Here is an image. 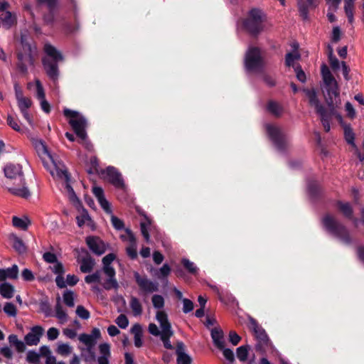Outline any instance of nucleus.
<instances>
[{"label":"nucleus","mask_w":364,"mask_h":364,"mask_svg":"<svg viewBox=\"0 0 364 364\" xmlns=\"http://www.w3.org/2000/svg\"><path fill=\"white\" fill-rule=\"evenodd\" d=\"M44 52L49 58L44 57L42 59L43 69L48 77L53 82L58 80L60 71L58 68V62L63 60V55L51 44L46 43L44 46Z\"/></svg>","instance_id":"nucleus-1"},{"label":"nucleus","mask_w":364,"mask_h":364,"mask_svg":"<svg viewBox=\"0 0 364 364\" xmlns=\"http://www.w3.org/2000/svg\"><path fill=\"white\" fill-rule=\"evenodd\" d=\"M5 176L9 179L17 180L19 185L22 186L21 188L12 187L9 188V191L16 196L21 197L27 199L30 197L31 193L28 188L25 186L26 180L21 165L9 164H7L4 169Z\"/></svg>","instance_id":"nucleus-2"},{"label":"nucleus","mask_w":364,"mask_h":364,"mask_svg":"<svg viewBox=\"0 0 364 364\" xmlns=\"http://www.w3.org/2000/svg\"><path fill=\"white\" fill-rule=\"evenodd\" d=\"M321 223L328 232L336 237L346 245L351 243L352 239L347 228L338 221L333 215L329 213L326 214L323 217Z\"/></svg>","instance_id":"nucleus-3"},{"label":"nucleus","mask_w":364,"mask_h":364,"mask_svg":"<svg viewBox=\"0 0 364 364\" xmlns=\"http://www.w3.org/2000/svg\"><path fill=\"white\" fill-rule=\"evenodd\" d=\"M266 19V15L262 9L252 8L247 13V17L242 21V26L245 31L250 35L257 36L264 28L263 23Z\"/></svg>","instance_id":"nucleus-4"},{"label":"nucleus","mask_w":364,"mask_h":364,"mask_svg":"<svg viewBox=\"0 0 364 364\" xmlns=\"http://www.w3.org/2000/svg\"><path fill=\"white\" fill-rule=\"evenodd\" d=\"M63 114L68 119V123L77 136L82 141H85L87 138L86 132L87 121L86 118L80 112L68 108L63 109Z\"/></svg>","instance_id":"nucleus-5"},{"label":"nucleus","mask_w":364,"mask_h":364,"mask_svg":"<svg viewBox=\"0 0 364 364\" xmlns=\"http://www.w3.org/2000/svg\"><path fill=\"white\" fill-rule=\"evenodd\" d=\"M250 328L253 331L257 340L255 345L256 351L262 355H264L272 346L268 335L265 330L253 318H250Z\"/></svg>","instance_id":"nucleus-6"},{"label":"nucleus","mask_w":364,"mask_h":364,"mask_svg":"<svg viewBox=\"0 0 364 364\" xmlns=\"http://www.w3.org/2000/svg\"><path fill=\"white\" fill-rule=\"evenodd\" d=\"M245 66L249 72H263L265 63L259 48L252 47L247 50L245 58Z\"/></svg>","instance_id":"nucleus-7"},{"label":"nucleus","mask_w":364,"mask_h":364,"mask_svg":"<svg viewBox=\"0 0 364 364\" xmlns=\"http://www.w3.org/2000/svg\"><path fill=\"white\" fill-rule=\"evenodd\" d=\"M266 130L277 149L281 152L285 151L288 146L289 137L284 130L281 127L272 124H267Z\"/></svg>","instance_id":"nucleus-8"},{"label":"nucleus","mask_w":364,"mask_h":364,"mask_svg":"<svg viewBox=\"0 0 364 364\" xmlns=\"http://www.w3.org/2000/svg\"><path fill=\"white\" fill-rule=\"evenodd\" d=\"M323 97L328 109L333 112L341 105L340 90L338 84L333 87H323Z\"/></svg>","instance_id":"nucleus-9"},{"label":"nucleus","mask_w":364,"mask_h":364,"mask_svg":"<svg viewBox=\"0 0 364 364\" xmlns=\"http://www.w3.org/2000/svg\"><path fill=\"white\" fill-rule=\"evenodd\" d=\"M134 277L143 294L153 293L159 290L158 284L149 279L146 275L141 276L139 272H135Z\"/></svg>","instance_id":"nucleus-10"},{"label":"nucleus","mask_w":364,"mask_h":364,"mask_svg":"<svg viewBox=\"0 0 364 364\" xmlns=\"http://www.w3.org/2000/svg\"><path fill=\"white\" fill-rule=\"evenodd\" d=\"M16 58V68L18 71L23 75H27L28 65L33 66L35 64V55L17 50Z\"/></svg>","instance_id":"nucleus-11"},{"label":"nucleus","mask_w":364,"mask_h":364,"mask_svg":"<svg viewBox=\"0 0 364 364\" xmlns=\"http://www.w3.org/2000/svg\"><path fill=\"white\" fill-rule=\"evenodd\" d=\"M39 4H46L48 9V13L44 14L43 19L46 25H52L55 21V11L57 8L58 0H36Z\"/></svg>","instance_id":"nucleus-12"},{"label":"nucleus","mask_w":364,"mask_h":364,"mask_svg":"<svg viewBox=\"0 0 364 364\" xmlns=\"http://www.w3.org/2000/svg\"><path fill=\"white\" fill-rule=\"evenodd\" d=\"M102 173H106V178L108 181L116 188H122L124 187V183L122 174L116 168L113 166H108L106 170L102 171Z\"/></svg>","instance_id":"nucleus-13"},{"label":"nucleus","mask_w":364,"mask_h":364,"mask_svg":"<svg viewBox=\"0 0 364 364\" xmlns=\"http://www.w3.org/2000/svg\"><path fill=\"white\" fill-rule=\"evenodd\" d=\"M85 241L87 247L94 254L102 255L105 252V244L99 237L88 236Z\"/></svg>","instance_id":"nucleus-14"},{"label":"nucleus","mask_w":364,"mask_h":364,"mask_svg":"<svg viewBox=\"0 0 364 364\" xmlns=\"http://www.w3.org/2000/svg\"><path fill=\"white\" fill-rule=\"evenodd\" d=\"M44 329L40 326H35L31 328V332L25 336L24 340L27 345H37L40 341V338L43 335Z\"/></svg>","instance_id":"nucleus-15"},{"label":"nucleus","mask_w":364,"mask_h":364,"mask_svg":"<svg viewBox=\"0 0 364 364\" xmlns=\"http://www.w3.org/2000/svg\"><path fill=\"white\" fill-rule=\"evenodd\" d=\"M318 6L316 0H299L298 8L300 13V16L304 20H306L309 18V9H315Z\"/></svg>","instance_id":"nucleus-16"},{"label":"nucleus","mask_w":364,"mask_h":364,"mask_svg":"<svg viewBox=\"0 0 364 364\" xmlns=\"http://www.w3.org/2000/svg\"><path fill=\"white\" fill-rule=\"evenodd\" d=\"M305 92L309 98V105L314 107L316 113L321 112L326 109V108L320 103L316 92L314 89L306 90Z\"/></svg>","instance_id":"nucleus-17"},{"label":"nucleus","mask_w":364,"mask_h":364,"mask_svg":"<svg viewBox=\"0 0 364 364\" xmlns=\"http://www.w3.org/2000/svg\"><path fill=\"white\" fill-rule=\"evenodd\" d=\"M211 338L213 339V341L214 343V345L218 348V349H223V345L225 344V342L223 341V331L218 328H214L211 330Z\"/></svg>","instance_id":"nucleus-18"},{"label":"nucleus","mask_w":364,"mask_h":364,"mask_svg":"<svg viewBox=\"0 0 364 364\" xmlns=\"http://www.w3.org/2000/svg\"><path fill=\"white\" fill-rule=\"evenodd\" d=\"M21 44L22 49L18 50V51H21L23 53H28L29 54L34 55L36 53V48L34 46H32L29 38L26 35H21Z\"/></svg>","instance_id":"nucleus-19"},{"label":"nucleus","mask_w":364,"mask_h":364,"mask_svg":"<svg viewBox=\"0 0 364 364\" xmlns=\"http://www.w3.org/2000/svg\"><path fill=\"white\" fill-rule=\"evenodd\" d=\"M0 19L2 21L3 26L6 29L11 28L16 23V16H14L10 11H6L0 16Z\"/></svg>","instance_id":"nucleus-20"},{"label":"nucleus","mask_w":364,"mask_h":364,"mask_svg":"<svg viewBox=\"0 0 364 364\" xmlns=\"http://www.w3.org/2000/svg\"><path fill=\"white\" fill-rule=\"evenodd\" d=\"M95 264V259L89 255L86 257L81 259L80 262V271L83 273H89L92 272Z\"/></svg>","instance_id":"nucleus-21"},{"label":"nucleus","mask_w":364,"mask_h":364,"mask_svg":"<svg viewBox=\"0 0 364 364\" xmlns=\"http://www.w3.org/2000/svg\"><path fill=\"white\" fill-rule=\"evenodd\" d=\"M156 319L160 323L161 331L171 330V325L168 319L167 314L164 311H159L156 313Z\"/></svg>","instance_id":"nucleus-22"},{"label":"nucleus","mask_w":364,"mask_h":364,"mask_svg":"<svg viewBox=\"0 0 364 364\" xmlns=\"http://www.w3.org/2000/svg\"><path fill=\"white\" fill-rule=\"evenodd\" d=\"M336 206L346 218L348 219L353 218V210L349 203H343L341 200H337Z\"/></svg>","instance_id":"nucleus-23"},{"label":"nucleus","mask_w":364,"mask_h":364,"mask_svg":"<svg viewBox=\"0 0 364 364\" xmlns=\"http://www.w3.org/2000/svg\"><path fill=\"white\" fill-rule=\"evenodd\" d=\"M267 109L269 112L277 117H279L283 112L282 107L279 103L273 100L268 102Z\"/></svg>","instance_id":"nucleus-24"},{"label":"nucleus","mask_w":364,"mask_h":364,"mask_svg":"<svg viewBox=\"0 0 364 364\" xmlns=\"http://www.w3.org/2000/svg\"><path fill=\"white\" fill-rule=\"evenodd\" d=\"M13 241L12 246L18 254H23L26 252V247L23 240L15 235L10 237Z\"/></svg>","instance_id":"nucleus-25"},{"label":"nucleus","mask_w":364,"mask_h":364,"mask_svg":"<svg viewBox=\"0 0 364 364\" xmlns=\"http://www.w3.org/2000/svg\"><path fill=\"white\" fill-rule=\"evenodd\" d=\"M11 346H14L18 353H23L26 350L25 343L18 340V336L15 334H11L8 338Z\"/></svg>","instance_id":"nucleus-26"},{"label":"nucleus","mask_w":364,"mask_h":364,"mask_svg":"<svg viewBox=\"0 0 364 364\" xmlns=\"http://www.w3.org/2000/svg\"><path fill=\"white\" fill-rule=\"evenodd\" d=\"M14 287L8 282L2 283L0 285V294L6 299H11L14 296Z\"/></svg>","instance_id":"nucleus-27"},{"label":"nucleus","mask_w":364,"mask_h":364,"mask_svg":"<svg viewBox=\"0 0 364 364\" xmlns=\"http://www.w3.org/2000/svg\"><path fill=\"white\" fill-rule=\"evenodd\" d=\"M321 118V122L323 126L330 125V121L333 116L336 114V109H334L333 112L331 109H324L321 112L317 113Z\"/></svg>","instance_id":"nucleus-28"},{"label":"nucleus","mask_w":364,"mask_h":364,"mask_svg":"<svg viewBox=\"0 0 364 364\" xmlns=\"http://www.w3.org/2000/svg\"><path fill=\"white\" fill-rule=\"evenodd\" d=\"M344 136L346 142L351 145L353 147H356V145L355 144V134L350 127V125H345L344 126Z\"/></svg>","instance_id":"nucleus-29"},{"label":"nucleus","mask_w":364,"mask_h":364,"mask_svg":"<svg viewBox=\"0 0 364 364\" xmlns=\"http://www.w3.org/2000/svg\"><path fill=\"white\" fill-rule=\"evenodd\" d=\"M12 223L14 227L23 230H26L28 225L31 224V221L28 218L23 220L17 216H14L12 218Z\"/></svg>","instance_id":"nucleus-30"},{"label":"nucleus","mask_w":364,"mask_h":364,"mask_svg":"<svg viewBox=\"0 0 364 364\" xmlns=\"http://www.w3.org/2000/svg\"><path fill=\"white\" fill-rule=\"evenodd\" d=\"M173 335V331L172 330L168 331H161V340L164 343V346L166 349L171 350L173 349V346L171 343L170 338Z\"/></svg>","instance_id":"nucleus-31"},{"label":"nucleus","mask_w":364,"mask_h":364,"mask_svg":"<svg viewBox=\"0 0 364 364\" xmlns=\"http://www.w3.org/2000/svg\"><path fill=\"white\" fill-rule=\"evenodd\" d=\"M130 307L134 316H139L141 314L143 309L139 300L134 296L131 297Z\"/></svg>","instance_id":"nucleus-32"},{"label":"nucleus","mask_w":364,"mask_h":364,"mask_svg":"<svg viewBox=\"0 0 364 364\" xmlns=\"http://www.w3.org/2000/svg\"><path fill=\"white\" fill-rule=\"evenodd\" d=\"M82 357L83 360L86 363L94 362L96 360V355L94 351V348H86L82 350Z\"/></svg>","instance_id":"nucleus-33"},{"label":"nucleus","mask_w":364,"mask_h":364,"mask_svg":"<svg viewBox=\"0 0 364 364\" xmlns=\"http://www.w3.org/2000/svg\"><path fill=\"white\" fill-rule=\"evenodd\" d=\"M250 349V347L249 345L241 346L238 347L236 350L237 358L242 362H245L247 360Z\"/></svg>","instance_id":"nucleus-34"},{"label":"nucleus","mask_w":364,"mask_h":364,"mask_svg":"<svg viewBox=\"0 0 364 364\" xmlns=\"http://www.w3.org/2000/svg\"><path fill=\"white\" fill-rule=\"evenodd\" d=\"M60 298L58 296L57 298V304L55 305V316L62 321H65L68 318V314L63 309V307L60 304Z\"/></svg>","instance_id":"nucleus-35"},{"label":"nucleus","mask_w":364,"mask_h":364,"mask_svg":"<svg viewBox=\"0 0 364 364\" xmlns=\"http://www.w3.org/2000/svg\"><path fill=\"white\" fill-rule=\"evenodd\" d=\"M181 264L189 273L194 275L198 273V267L193 262L190 261L188 259L183 258L181 259Z\"/></svg>","instance_id":"nucleus-36"},{"label":"nucleus","mask_w":364,"mask_h":364,"mask_svg":"<svg viewBox=\"0 0 364 364\" xmlns=\"http://www.w3.org/2000/svg\"><path fill=\"white\" fill-rule=\"evenodd\" d=\"M79 341L83 343L87 348H93L96 344V341L92 338V337L87 333H82L79 336Z\"/></svg>","instance_id":"nucleus-37"},{"label":"nucleus","mask_w":364,"mask_h":364,"mask_svg":"<svg viewBox=\"0 0 364 364\" xmlns=\"http://www.w3.org/2000/svg\"><path fill=\"white\" fill-rule=\"evenodd\" d=\"M63 301L68 307H73L75 306L74 302V293L70 290H66L63 295Z\"/></svg>","instance_id":"nucleus-38"},{"label":"nucleus","mask_w":364,"mask_h":364,"mask_svg":"<svg viewBox=\"0 0 364 364\" xmlns=\"http://www.w3.org/2000/svg\"><path fill=\"white\" fill-rule=\"evenodd\" d=\"M85 282L87 284L98 283L101 284V273L100 271H96L92 274L87 275L85 277Z\"/></svg>","instance_id":"nucleus-39"},{"label":"nucleus","mask_w":364,"mask_h":364,"mask_svg":"<svg viewBox=\"0 0 364 364\" xmlns=\"http://www.w3.org/2000/svg\"><path fill=\"white\" fill-rule=\"evenodd\" d=\"M39 308L46 317L51 316V307L48 299H42L39 302Z\"/></svg>","instance_id":"nucleus-40"},{"label":"nucleus","mask_w":364,"mask_h":364,"mask_svg":"<svg viewBox=\"0 0 364 364\" xmlns=\"http://www.w3.org/2000/svg\"><path fill=\"white\" fill-rule=\"evenodd\" d=\"M145 219L146 220V223L141 222L140 223L141 232V235L144 237L145 240L146 242H149L150 236H149V233L148 230H147V226L151 225V220L147 216H145Z\"/></svg>","instance_id":"nucleus-41"},{"label":"nucleus","mask_w":364,"mask_h":364,"mask_svg":"<svg viewBox=\"0 0 364 364\" xmlns=\"http://www.w3.org/2000/svg\"><path fill=\"white\" fill-rule=\"evenodd\" d=\"M300 54L298 53H287L285 55V65L287 67L294 65V61L300 58Z\"/></svg>","instance_id":"nucleus-42"},{"label":"nucleus","mask_w":364,"mask_h":364,"mask_svg":"<svg viewBox=\"0 0 364 364\" xmlns=\"http://www.w3.org/2000/svg\"><path fill=\"white\" fill-rule=\"evenodd\" d=\"M103 287L106 290H110L112 289H117L119 288V284L115 277L107 278L103 284Z\"/></svg>","instance_id":"nucleus-43"},{"label":"nucleus","mask_w":364,"mask_h":364,"mask_svg":"<svg viewBox=\"0 0 364 364\" xmlns=\"http://www.w3.org/2000/svg\"><path fill=\"white\" fill-rule=\"evenodd\" d=\"M6 272V279H16L18 278V267L16 264H14L11 267L4 269Z\"/></svg>","instance_id":"nucleus-44"},{"label":"nucleus","mask_w":364,"mask_h":364,"mask_svg":"<svg viewBox=\"0 0 364 364\" xmlns=\"http://www.w3.org/2000/svg\"><path fill=\"white\" fill-rule=\"evenodd\" d=\"M7 124L11 127L14 130L21 132V128L18 124V120L15 119L11 115L9 114L6 119Z\"/></svg>","instance_id":"nucleus-45"},{"label":"nucleus","mask_w":364,"mask_h":364,"mask_svg":"<svg viewBox=\"0 0 364 364\" xmlns=\"http://www.w3.org/2000/svg\"><path fill=\"white\" fill-rule=\"evenodd\" d=\"M171 273V267L168 264H164L160 269L159 273L156 274L158 279L163 280Z\"/></svg>","instance_id":"nucleus-46"},{"label":"nucleus","mask_w":364,"mask_h":364,"mask_svg":"<svg viewBox=\"0 0 364 364\" xmlns=\"http://www.w3.org/2000/svg\"><path fill=\"white\" fill-rule=\"evenodd\" d=\"M4 311L9 316L14 317L17 314V309L16 306L11 302H7L5 304Z\"/></svg>","instance_id":"nucleus-47"},{"label":"nucleus","mask_w":364,"mask_h":364,"mask_svg":"<svg viewBox=\"0 0 364 364\" xmlns=\"http://www.w3.org/2000/svg\"><path fill=\"white\" fill-rule=\"evenodd\" d=\"M115 323L122 329H125L129 325V320L125 314H120L115 320Z\"/></svg>","instance_id":"nucleus-48"},{"label":"nucleus","mask_w":364,"mask_h":364,"mask_svg":"<svg viewBox=\"0 0 364 364\" xmlns=\"http://www.w3.org/2000/svg\"><path fill=\"white\" fill-rule=\"evenodd\" d=\"M223 351V354L225 358L230 363H233L235 360V355L233 351L230 348H225V344L223 345V348L220 349Z\"/></svg>","instance_id":"nucleus-49"},{"label":"nucleus","mask_w":364,"mask_h":364,"mask_svg":"<svg viewBox=\"0 0 364 364\" xmlns=\"http://www.w3.org/2000/svg\"><path fill=\"white\" fill-rule=\"evenodd\" d=\"M111 222H112V226L117 230H122L124 229V223L123 222V220H122L117 216L112 215L111 216Z\"/></svg>","instance_id":"nucleus-50"},{"label":"nucleus","mask_w":364,"mask_h":364,"mask_svg":"<svg viewBox=\"0 0 364 364\" xmlns=\"http://www.w3.org/2000/svg\"><path fill=\"white\" fill-rule=\"evenodd\" d=\"M91 220V218L87 213V210L85 209H83V213L81 215L76 217L77 223L80 228L82 227L85 225L86 220Z\"/></svg>","instance_id":"nucleus-51"},{"label":"nucleus","mask_w":364,"mask_h":364,"mask_svg":"<svg viewBox=\"0 0 364 364\" xmlns=\"http://www.w3.org/2000/svg\"><path fill=\"white\" fill-rule=\"evenodd\" d=\"M17 102L20 111L28 109L32 105V101L28 97H24Z\"/></svg>","instance_id":"nucleus-52"},{"label":"nucleus","mask_w":364,"mask_h":364,"mask_svg":"<svg viewBox=\"0 0 364 364\" xmlns=\"http://www.w3.org/2000/svg\"><path fill=\"white\" fill-rule=\"evenodd\" d=\"M328 61L333 70L336 71L340 68V62L333 53L328 54Z\"/></svg>","instance_id":"nucleus-53"},{"label":"nucleus","mask_w":364,"mask_h":364,"mask_svg":"<svg viewBox=\"0 0 364 364\" xmlns=\"http://www.w3.org/2000/svg\"><path fill=\"white\" fill-rule=\"evenodd\" d=\"M152 303L156 309H162L164 306V299L162 296L155 294L152 296Z\"/></svg>","instance_id":"nucleus-54"},{"label":"nucleus","mask_w":364,"mask_h":364,"mask_svg":"<svg viewBox=\"0 0 364 364\" xmlns=\"http://www.w3.org/2000/svg\"><path fill=\"white\" fill-rule=\"evenodd\" d=\"M100 356L111 357L110 345L107 343H101L99 346Z\"/></svg>","instance_id":"nucleus-55"},{"label":"nucleus","mask_w":364,"mask_h":364,"mask_svg":"<svg viewBox=\"0 0 364 364\" xmlns=\"http://www.w3.org/2000/svg\"><path fill=\"white\" fill-rule=\"evenodd\" d=\"M76 314L82 319H88L90 317L89 311L82 306H77L76 309Z\"/></svg>","instance_id":"nucleus-56"},{"label":"nucleus","mask_w":364,"mask_h":364,"mask_svg":"<svg viewBox=\"0 0 364 364\" xmlns=\"http://www.w3.org/2000/svg\"><path fill=\"white\" fill-rule=\"evenodd\" d=\"M294 70L296 73V78L301 82H305L306 80V74L302 70L300 65H296L294 67Z\"/></svg>","instance_id":"nucleus-57"},{"label":"nucleus","mask_w":364,"mask_h":364,"mask_svg":"<svg viewBox=\"0 0 364 364\" xmlns=\"http://www.w3.org/2000/svg\"><path fill=\"white\" fill-rule=\"evenodd\" d=\"M26 360L30 363H38L39 362V354L33 350H30L27 353Z\"/></svg>","instance_id":"nucleus-58"},{"label":"nucleus","mask_w":364,"mask_h":364,"mask_svg":"<svg viewBox=\"0 0 364 364\" xmlns=\"http://www.w3.org/2000/svg\"><path fill=\"white\" fill-rule=\"evenodd\" d=\"M309 194L312 197H317L319 193L318 185L316 182H311L308 186Z\"/></svg>","instance_id":"nucleus-59"},{"label":"nucleus","mask_w":364,"mask_h":364,"mask_svg":"<svg viewBox=\"0 0 364 364\" xmlns=\"http://www.w3.org/2000/svg\"><path fill=\"white\" fill-rule=\"evenodd\" d=\"M262 80L264 83L270 87H273L276 85V80L274 77L267 73H263Z\"/></svg>","instance_id":"nucleus-60"},{"label":"nucleus","mask_w":364,"mask_h":364,"mask_svg":"<svg viewBox=\"0 0 364 364\" xmlns=\"http://www.w3.org/2000/svg\"><path fill=\"white\" fill-rule=\"evenodd\" d=\"M52 271L54 274L58 275H63L65 273L64 266L62 262L58 261L55 263V265L52 268Z\"/></svg>","instance_id":"nucleus-61"},{"label":"nucleus","mask_w":364,"mask_h":364,"mask_svg":"<svg viewBox=\"0 0 364 364\" xmlns=\"http://www.w3.org/2000/svg\"><path fill=\"white\" fill-rule=\"evenodd\" d=\"M43 259L48 263H55L58 262L57 256L50 252H46L43 255Z\"/></svg>","instance_id":"nucleus-62"},{"label":"nucleus","mask_w":364,"mask_h":364,"mask_svg":"<svg viewBox=\"0 0 364 364\" xmlns=\"http://www.w3.org/2000/svg\"><path fill=\"white\" fill-rule=\"evenodd\" d=\"M21 277L24 281L31 282L33 281L35 277L31 270L28 269H24L21 272Z\"/></svg>","instance_id":"nucleus-63"},{"label":"nucleus","mask_w":364,"mask_h":364,"mask_svg":"<svg viewBox=\"0 0 364 364\" xmlns=\"http://www.w3.org/2000/svg\"><path fill=\"white\" fill-rule=\"evenodd\" d=\"M192 359L188 354L177 356V364H191Z\"/></svg>","instance_id":"nucleus-64"}]
</instances>
